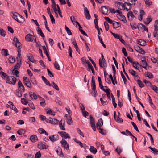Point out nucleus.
Wrapping results in <instances>:
<instances>
[{
  "label": "nucleus",
  "mask_w": 158,
  "mask_h": 158,
  "mask_svg": "<svg viewBox=\"0 0 158 158\" xmlns=\"http://www.w3.org/2000/svg\"><path fill=\"white\" fill-rule=\"evenodd\" d=\"M17 79L15 77L12 76H7L6 78V82L10 84L14 85L15 84Z\"/></svg>",
  "instance_id": "obj_1"
},
{
  "label": "nucleus",
  "mask_w": 158,
  "mask_h": 158,
  "mask_svg": "<svg viewBox=\"0 0 158 158\" xmlns=\"http://www.w3.org/2000/svg\"><path fill=\"white\" fill-rule=\"evenodd\" d=\"M13 44L15 46L18 48V53H21V50L20 47L21 45V43L19 42L17 38L16 37H14L13 39Z\"/></svg>",
  "instance_id": "obj_2"
},
{
  "label": "nucleus",
  "mask_w": 158,
  "mask_h": 158,
  "mask_svg": "<svg viewBox=\"0 0 158 158\" xmlns=\"http://www.w3.org/2000/svg\"><path fill=\"white\" fill-rule=\"evenodd\" d=\"M99 63L101 67H102L104 69L106 68V62L104 58L103 54H102V60H99Z\"/></svg>",
  "instance_id": "obj_3"
},
{
  "label": "nucleus",
  "mask_w": 158,
  "mask_h": 158,
  "mask_svg": "<svg viewBox=\"0 0 158 158\" xmlns=\"http://www.w3.org/2000/svg\"><path fill=\"white\" fill-rule=\"evenodd\" d=\"M25 39L27 41H33L34 40L35 42H36V39L35 36L32 35L30 34H27L25 37Z\"/></svg>",
  "instance_id": "obj_4"
},
{
  "label": "nucleus",
  "mask_w": 158,
  "mask_h": 158,
  "mask_svg": "<svg viewBox=\"0 0 158 158\" xmlns=\"http://www.w3.org/2000/svg\"><path fill=\"white\" fill-rule=\"evenodd\" d=\"M46 121L47 122H49L54 124H57L59 122V121L57 119L52 118H47Z\"/></svg>",
  "instance_id": "obj_5"
},
{
  "label": "nucleus",
  "mask_w": 158,
  "mask_h": 158,
  "mask_svg": "<svg viewBox=\"0 0 158 158\" xmlns=\"http://www.w3.org/2000/svg\"><path fill=\"white\" fill-rule=\"evenodd\" d=\"M117 3L118 6L120 7L121 6V8L120 7V9L122 10H126L127 11L128 10V9L126 7V4L128 5V3L125 2L123 4L121 2H117Z\"/></svg>",
  "instance_id": "obj_6"
},
{
  "label": "nucleus",
  "mask_w": 158,
  "mask_h": 158,
  "mask_svg": "<svg viewBox=\"0 0 158 158\" xmlns=\"http://www.w3.org/2000/svg\"><path fill=\"white\" fill-rule=\"evenodd\" d=\"M129 62L131 63L132 66L135 68L138 69L139 63L137 62L133 61V59L129 57Z\"/></svg>",
  "instance_id": "obj_7"
},
{
  "label": "nucleus",
  "mask_w": 158,
  "mask_h": 158,
  "mask_svg": "<svg viewBox=\"0 0 158 158\" xmlns=\"http://www.w3.org/2000/svg\"><path fill=\"white\" fill-rule=\"evenodd\" d=\"M18 85L19 91L24 92L25 91L24 87L20 80H19L18 81Z\"/></svg>",
  "instance_id": "obj_8"
},
{
  "label": "nucleus",
  "mask_w": 158,
  "mask_h": 158,
  "mask_svg": "<svg viewBox=\"0 0 158 158\" xmlns=\"http://www.w3.org/2000/svg\"><path fill=\"white\" fill-rule=\"evenodd\" d=\"M90 124L91 126L92 127V129L94 131H96V128L95 125V121L94 120L93 117L90 115Z\"/></svg>",
  "instance_id": "obj_9"
},
{
  "label": "nucleus",
  "mask_w": 158,
  "mask_h": 158,
  "mask_svg": "<svg viewBox=\"0 0 158 158\" xmlns=\"http://www.w3.org/2000/svg\"><path fill=\"white\" fill-rule=\"evenodd\" d=\"M62 145L64 148L66 149H69V145L66 141L64 139H63L62 141H60Z\"/></svg>",
  "instance_id": "obj_10"
},
{
  "label": "nucleus",
  "mask_w": 158,
  "mask_h": 158,
  "mask_svg": "<svg viewBox=\"0 0 158 158\" xmlns=\"http://www.w3.org/2000/svg\"><path fill=\"white\" fill-rule=\"evenodd\" d=\"M49 138L52 142H54L58 140V135H54L52 136H49Z\"/></svg>",
  "instance_id": "obj_11"
},
{
  "label": "nucleus",
  "mask_w": 158,
  "mask_h": 158,
  "mask_svg": "<svg viewBox=\"0 0 158 158\" xmlns=\"http://www.w3.org/2000/svg\"><path fill=\"white\" fill-rule=\"evenodd\" d=\"M84 13L86 18L87 19L89 20L90 19L91 16L89 14V11L88 10L87 8L86 7H85L84 8Z\"/></svg>",
  "instance_id": "obj_12"
},
{
  "label": "nucleus",
  "mask_w": 158,
  "mask_h": 158,
  "mask_svg": "<svg viewBox=\"0 0 158 158\" xmlns=\"http://www.w3.org/2000/svg\"><path fill=\"white\" fill-rule=\"evenodd\" d=\"M140 63L142 67L146 69V67L147 66V63L146 61L145 57H144L143 59L142 58L141 59Z\"/></svg>",
  "instance_id": "obj_13"
},
{
  "label": "nucleus",
  "mask_w": 158,
  "mask_h": 158,
  "mask_svg": "<svg viewBox=\"0 0 158 158\" xmlns=\"http://www.w3.org/2000/svg\"><path fill=\"white\" fill-rule=\"evenodd\" d=\"M58 133L61 135V136L63 138H70L69 136L68 135V134L67 133L65 132H59Z\"/></svg>",
  "instance_id": "obj_14"
},
{
  "label": "nucleus",
  "mask_w": 158,
  "mask_h": 158,
  "mask_svg": "<svg viewBox=\"0 0 158 158\" xmlns=\"http://www.w3.org/2000/svg\"><path fill=\"white\" fill-rule=\"evenodd\" d=\"M56 152L59 156L61 157L64 156V155L62 153V149L60 147H58L56 149Z\"/></svg>",
  "instance_id": "obj_15"
},
{
  "label": "nucleus",
  "mask_w": 158,
  "mask_h": 158,
  "mask_svg": "<svg viewBox=\"0 0 158 158\" xmlns=\"http://www.w3.org/2000/svg\"><path fill=\"white\" fill-rule=\"evenodd\" d=\"M135 50L138 52L142 55H144L145 52L143 49L139 46H137L135 48Z\"/></svg>",
  "instance_id": "obj_16"
},
{
  "label": "nucleus",
  "mask_w": 158,
  "mask_h": 158,
  "mask_svg": "<svg viewBox=\"0 0 158 158\" xmlns=\"http://www.w3.org/2000/svg\"><path fill=\"white\" fill-rule=\"evenodd\" d=\"M18 18L16 21L19 23H23L25 21L24 18L19 14H18Z\"/></svg>",
  "instance_id": "obj_17"
},
{
  "label": "nucleus",
  "mask_w": 158,
  "mask_h": 158,
  "mask_svg": "<svg viewBox=\"0 0 158 158\" xmlns=\"http://www.w3.org/2000/svg\"><path fill=\"white\" fill-rule=\"evenodd\" d=\"M137 42L138 44L142 46H145L146 45V42L143 40H137Z\"/></svg>",
  "instance_id": "obj_18"
},
{
  "label": "nucleus",
  "mask_w": 158,
  "mask_h": 158,
  "mask_svg": "<svg viewBox=\"0 0 158 158\" xmlns=\"http://www.w3.org/2000/svg\"><path fill=\"white\" fill-rule=\"evenodd\" d=\"M91 88L92 89H96L95 81V78L94 76H92V82H91Z\"/></svg>",
  "instance_id": "obj_19"
},
{
  "label": "nucleus",
  "mask_w": 158,
  "mask_h": 158,
  "mask_svg": "<svg viewBox=\"0 0 158 158\" xmlns=\"http://www.w3.org/2000/svg\"><path fill=\"white\" fill-rule=\"evenodd\" d=\"M29 55L30 56H29L28 55L27 56L28 58V59L30 60V61L35 63H36L37 61L34 60L33 56L32 55V54H29Z\"/></svg>",
  "instance_id": "obj_20"
},
{
  "label": "nucleus",
  "mask_w": 158,
  "mask_h": 158,
  "mask_svg": "<svg viewBox=\"0 0 158 158\" xmlns=\"http://www.w3.org/2000/svg\"><path fill=\"white\" fill-rule=\"evenodd\" d=\"M1 54L5 57L9 55L8 50L7 49H2L1 50Z\"/></svg>",
  "instance_id": "obj_21"
},
{
  "label": "nucleus",
  "mask_w": 158,
  "mask_h": 158,
  "mask_svg": "<svg viewBox=\"0 0 158 158\" xmlns=\"http://www.w3.org/2000/svg\"><path fill=\"white\" fill-rule=\"evenodd\" d=\"M114 117L115 120L116 122L119 123H121L123 122V120L122 118H120L119 116H116L115 111H114Z\"/></svg>",
  "instance_id": "obj_22"
},
{
  "label": "nucleus",
  "mask_w": 158,
  "mask_h": 158,
  "mask_svg": "<svg viewBox=\"0 0 158 158\" xmlns=\"http://www.w3.org/2000/svg\"><path fill=\"white\" fill-rule=\"evenodd\" d=\"M37 147L40 149H46L47 148L46 147V146L44 144H43L41 142L39 143L37 145Z\"/></svg>",
  "instance_id": "obj_23"
},
{
  "label": "nucleus",
  "mask_w": 158,
  "mask_h": 158,
  "mask_svg": "<svg viewBox=\"0 0 158 158\" xmlns=\"http://www.w3.org/2000/svg\"><path fill=\"white\" fill-rule=\"evenodd\" d=\"M101 10L102 13L104 14H107L108 10V8L106 6H102Z\"/></svg>",
  "instance_id": "obj_24"
},
{
  "label": "nucleus",
  "mask_w": 158,
  "mask_h": 158,
  "mask_svg": "<svg viewBox=\"0 0 158 158\" xmlns=\"http://www.w3.org/2000/svg\"><path fill=\"white\" fill-rule=\"evenodd\" d=\"M145 26V25L140 23L138 24V28L139 31H144V27Z\"/></svg>",
  "instance_id": "obj_25"
},
{
  "label": "nucleus",
  "mask_w": 158,
  "mask_h": 158,
  "mask_svg": "<svg viewBox=\"0 0 158 158\" xmlns=\"http://www.w3.org/2000/svg\"><path fill=\"white\" fill-rule=\"evenodd\" d=\"M72 43L75 47L77 52L80 54V49L78 48V46L77 44L76 41L75 40L73 41L72 42Z\"/></svg>",
  "instance_id": "obj_26"
},
{
  "label": "nucleus",
  "mask_w": 158,
  "mask_h": 158,
  "mask_svg": "<svg viewBox=\"0 0 158 158\" xmlns=\"http://www.w3.org/2000/svg\"><path fill=\"white\" fill-rule=\"evenodd\" d=\"M42 78L44 81V82L45 84L47 85H48L50 86H51L52 85L47 80V79L44 76H42Z\"/></svg>",
  "instance_id": "obj_27"
},
{
  "label": "nucleus",
  "mask_w": 158,
  "mask_h": 158,
  "mask_svg": "<svg viewBox=\"0 0 158 158\" xmlns=\"http://www.w3.org/2000/svg\"><path fill=\"white\" fill-rule=\"evenodd\" d=\"M29 94L30 97L34 99H36L37 98V96L35 93L34 92H30L29 93Z\"/></svg>",
  "instance_id": "obj_28"
},
{
  "label": "nucleus",
  "mask_w": 158,
  "mask_h": 158,
  "mask_svg": "<svg viewBox=\"0 0 158 158\" xmlns=\"http://www.w3.org/2000/svg\"><path fill=\"white\" fill-rule=\"evenodd\" d=\"M64 123H65V121L64 120V121L63 123V124H62V120H61L59 123V125L60 127V128L63 130H65V128H64Z\"/></svg>",
  "instance_id": "obj_29"
},
{
  "label": "nucleus",
  "mask_w": 158,
  "mask_h": 158,
  "mask_svg": "<svg viewBox=\"0 0 158 158\" xmlns=\"http://www.w3.org/2000/svg\"><path fill=\"white\" fill-rule=\"evenodd\" d=\"M152 20V18L150 16H148V18L144 21V22L145 24L146 25H148Z\"/></svg>",
  "instance_id": "obj_30"
},
{
  "label": "nucleus",
  "mask_w": 158,
  "mask_h": 158,
  "mask_svg": "<svg viewBox=\"0 0 158 158\" xmlns=\"http://www.w3.org/2000/svg\"><path fill=\"white\" fill-rule=\"evenodd\" d=\"M103 125V122L102 118L99 119L97 125V127H101Z\"/></svg>",
  "instance_id": "obj_31"
},
{
  "label": "nucleus",
  "mask_w": 158,
  "mask_h": 158,
  "mask_svg": "<svg viewBox=\"0 0 158 158\" xmlns=\"http://www.w3.org/2000/svg\"><path fill=\"white\" fill-rule=\"evenodd\" d=\"M37 28L38 29L37 30L38 34L40 35L42 37H44L45 36L43 33L41 29L39 27H37Z\"/></svg>",
  "instance_id": "obj_32"
},
{
  "label": "nucleus",
  "mask_w": 158,
  "mask_h": 158,
  "mask_svg": "<svg viewBox=\"0 0 158 158\" xmlns=\"http://www.w3.org/2000/svg\"><path fill=\"white\" fill-rule=\"evenodd\" d=\"M89 149L90 151L94 154H96L97 152V149L93 146H91Z\"/></svg>",
  "instance_id": "obj_33"
},
{
  "label": "nucleus",
  "mask_w": 158,
  "mask_h": 158,
  "mask_svg": "<svg viewBox=\"0 0 158 158\" xmlns=\"http://www.w3.org/2000/svg\"><path fill=\"white\" fill-rule=\"evenodd\" d=\"M118 18L121 20L124 21L125 23L127 22V20H126L125 17L122 15H119Z\"/></svg>",
  "instance_id": "obj_34"
},
{
  "label": "nucleus",
  "mask_w": 158,
  "mask_h": 158,
  "mask_svg": "<svg viewBox=\"0 0 158 158\" xmlns=\"http://www.w3.org/2000/svg\"><path fill=\"white\" fill-rule=\"evenodd\" d=\"M86 64H88V68L87 69V70L88 71H90V69H91L92 68L93 69L94 68L92 65H91V64L89 60H87Z\"/></svg>",
  "instance_id": "obj_35"
},
{
  "label": "nucleus",
  "mask_w": 158,
  "mask_h": 158,
  "mask_svg": "<svg viewBox=\"0 0 158 158\" xmlns=\"http://www.w3.org/2000/svg\"><path fill=\"white\" fill-rule=\"evenodd\" d=\"M120 25V23L115 21H114L113 23V27L115 28L119 27Z\"/></svg>",
  "instance_id": "obj_36"
},
{
  "label": "nucleus",
  "mask_w": 158,
  "mask_h": 158,
  "mask_svg": "<svg viewBox=\"0 0 158 158\" xmlns=\"http://www.w3.org/2000/svg\"><path fill=\"white\" fill-rule=\"evenodd\" d=\"M79 26V29L80 31L81 32V33L83 34L84 35H85L87 37H88V35L87 34L81 29L82 28V27L80 25Z\"/></svg>",
  "instance_id": "obj_37"
},
{
  "label": "nucleus",
  "mask_w": 158,
  "mask_h": 158,
  "mask_svg": "<svg viewBox=\"0 0 158 158\" xmlns=\"http://www.w3.org/2000/svg\"><path fill=\"white\" fill-rule=\"evenodd\" d=\"M145 76L146 77H148L149 78H151L153 77V75L150 72H147L145 73Z\"/></svg>",
  "instance_id": "obj_38"
},
{
  "label": "nucleus",
  "mask_w": 158,
  "mask_h": 158,
  "mask_svg": "<svg viewBox=\"0 0 158 158\" xmlns=\"http://www.w3.org/2000/svg\"><path fill=\"white\" fill-rule=\"evenodd\" d=\"M149 148L152 151L153 153L155 154H158V150L155 148H151L149 147Z\"/></svg>",
  "instance_id": "obj_39"
},
{
  "label": "nucleus",
  "mask_w": 158,
  "mask_h": 158,
  "mask_svg": "<svg viewBox=\"0 0 158 158\" xmlns=\"http://www.w3.org/2000/svg\"><path fill=\"white\" fill-rule=\"evenodd\" d=\"M8 59L10 62L11 64H13L15 62V58L14 57H10Z\"/></svg>",
  "instance_id": "obj_40"
},
{
  "label": "nucleus",
  "mask_w": 158,
  "mask_h": 158,
  "mask_svg": "<svg viewBox=\"0 0 158 158\" xmlns=\"http://www.w3.org/2000/svg\"><path fill=\"white\" fill-rule=\"evenodd\" d=\"M54 67L55 68L58 70H60V66L59 64H58V63L56 61L55 63H54Z\"/></svg>",
  "instance_id": "obj_41"
},
{
  "label": "nucleus",
  "mask_w": 158,
  "mask_h": 158,
  "mask_svg": "<svg viewBox=\"0 0 158 158\" xmlns=\"http://www.w3.org/2000/svg\"><path fill=\"white\" fill-rule=\"evenodd\" d=\"M136 1H137V0H130V2H129V10L131 8V6H130V5H134Z\"/></svg>",
  "instance_id": "obj_42"
},
{
  "label": "nucleus",
  "mask_w": 158,
  "mask_h": 158,
  "mask_svg": "<svg viewBox=\"0 0 158 158\" xmlns=\"http://www.w3.org/2000/svg\"><path fill=\"white\" fill-rule=\"evenodd\" d=\"M150 87L155 92L157 93L158 92V88L155 85L152 84Z\"/></svg>",
  "instance_id": "obj_43"
},
{
  "label": "nucleus",
  "mask_w": 158,
  "mask_h": 158,
  "mask_svg": "<svg viewBox=\"0 0 158 158\" xmlns=\"http://www.w3.org/2000/svg\"><path fill=\"white\" fill-rule=\"evenodd\" d=\"M13 15L12 16V18L15 19V20H17L18 19V13L16 12H13L12 13Z\"/></svg>",
  "instance_id": "obj_44"
},
{
  "label": "nucleus",
  "mask_w": 158,
  "mask_h": 158,
  "mask_svg": "<svg viewBox=\"0 0 158 158\" xmlns=\"http://www.w3.org/2000/svg\"><path fill=\"white\" fill-rule=\"evenodd\" d=\"M67 123L68 124L70 125L72 124L73 122H72V118L71 116L70 117H68L67 118Z\"/></svg>",
  "instance_id": "obj_45"
},
{
  "label": "nucleus",
  "mask_w": 158,
  "mask_h": 158,
  "mask_svg": "<svg viewBox=\"0 0 158 158\" xmlns=\"http://www.w3.org/2000/svg\"><path fill=\"white\" fill-rule=\"evenodd\" d=\"M37 138L36 136L35 135H32L31 136L30 139L32 142H35L36 141Z\"/></svg>",
  "instance_id": "obj_46"
},
{
  "label": "nucleus",
  "mask_w": 158,
  "mask_h": 158,
  "mask_svg": "<svg viewBox=\"0 0 158 158\" xmlns=\"http://www.w3.org/2000/svg\"><path fill=\"white\" fill-rule=\"evenodd\" d=\"M51 83L52 84V86L53 88L55 89L57 91H59V89L57 85L53 81H52Z\"/></svg>",
  "instance_id": "obj_47"
},
{
  "label": "nucleus",
  "mask_w": 158,
  "mask_h": 158,
  "mask_svg": "<svg viewBox=\"0 0 158 158\" xmlns=\"http://www.w3.org/2000/svg\"><path fill=\"white\" fill-rule=\"evenodd\" d=\"M24 84L28 87L30 88H31L32 87L31 84L29 80L27 81Z\"/></svg>",
  "instance_id": "obj_48"
},
{
  "label": "nucleus",
  "mask_w": 158,
  "mask_h": 158,
  "mask_svg": "<svg viewBox=\"0 0 158 158\" xmlns=\"http://www.w3.org/2000/svg\"><path fill=\"white\" fill-rule=\"evenodd\" d=\"M52 8H53L54 9V11L55 12V14L57 15V16L58 17V15L57 14V13L56 12V11H57L56 7V3H55L54 4H52Z\"/></svg>",
  "instance_id": "obj_49"
},
{
  "label": "nucleus",
  "mask_w": 158,
  "mask_h": 158,
  "mask_svg": "<svg viewBox=\"0 0 158 158\" xmlns=\"http://www.w3.org/2000/svg\"><path fill=\"white\" fill-rule=\"evenodd\" d=\"M105 19L107 21L108 23H110L111 24H112L113 25L114 21H112L111 19H110L108 17H104Z\"/></svg>",
  "instance_id": "obj_50"
},
{
  "label": "nucleus",
  "mask_w": 158,
  "mask_h": 158,
  "mask_svg": "<svg viewBox=\"0 0 158 158\" xmlns=\"http://www.w3.org/2000/svg\"><path fill=\"white\" fill-rule=\"evenodd\" d=\"M21 64H19L18 63H17L16 64L14 67V69L12 68V70H15L16 69H18L20 67V65Z\"/></svg>",
  "instance_id": "obj_51"
},
{
  "label": "nucleus",
  "mask_w": 158,
  "mask_h": 158,
  "mask_svg": "<svg viewBox=\"0 0 158 158\" xmlns=\"http://www.w3.org/2000/svg\"><path fill=\"white\" fill-rule=\"evenodd\" d=\"M0 74L1 75V77L2 78H5L7 76V75L3 72H0Z\"/></svg>",
  "instance_id": "obj_52"
},
{
  "label": "nucleus",
  "mask_w": 158,
  "mask_h": 158,
  "mask_svg": "<svg viewBox=\"0 0 158 158\" xmlns=\"http://www.w3.org/2000/svg\"><path fill=\"white\" fill-rule=\"evenodd\" d=\"M6 32L3 29L0 28V34L2 36L5 37L6 35Z\"/></svg>",
  "instance_id": "obj_53"
},
{
  "label": "nucleus",
  "mask_w": 158,
  "mask_h": 158,
  "mask_svg": "<svg viewBox=\"0 0 158 158\" xmlns=\"http://www.w3.org/2000/svg\"><path fill=\"white\" fill-rule=\"evenodd\" d=\"M158 30L155 31V30L153 32V36L155 37L156 39L158 40Z\"/></svg>",
  "instance_id": "obj_54"
},
{
  "label": "nucleus",
  "mask_w": 158,
  "mask_h": 158,
  "mask_svg": "<svg viewBox=\"0 0 158 158\" xmlns=\"http://www.w3.org/2000/svg\"><path fill=\"white\" fill-rule=\"evenodd\" d=\"M137 83L139 85L141 88L143 87H144V84L140 80H138L137 81Z\"/></svg>",
  "instance_id": "obj_55"
},
{
  "label": "nucleus",
  "mask_w": 158,
  "mask_h": 158,
  "mask_svg": "<svg viewBox=\"0 0 158 158\" xmlns=\"http://www.w3.org/2000/svg\"><path fill=\"white\" fill-rule=\"evenodd\" d=\"M130 25L132 29L133 30L136 29L137 28H138V25L133 23H131Z\"/></svg>",
  "instance_id": "obj_56"
},
{
  "label": "nucleus",
  "mask_w": 158,
  "mask_h": 158,
  "mask_svg": "<svg viewBox=\"0 0 158 158\" xmlns=\"http://www.w3.org/2000/svg\"><path fill=\"white\" fill-rule=\"evenodd\" d=\"M131 124L133 126V127L134 129L136 130L138 132H139V131L137 128V127L136 125V124H135V123H134V122H131Z\"/></svg>",
  "instance_id": "obj_57"
},
{
  "label": "nucleus",
  "mask_w": 158,
  "mask_h": 158,
  "mask_svg": "<svg viewBox=\"0 0 158 158\" xmlns=\"http://www.w3.org/2000/svg\"><path fill=\"white\" fill-rule=\"evenodd\" d=\"M65 29L66 31L67 34L69 35H71L72 33L70 30L66 26L65 27Z\"/></svg>",
  "instance_id": "obj_58"
},
{
  "label": "nucleus",
  "mask_w": 158,
  "mask_h": 158,
  "mask_svg": "<svg viewBox=\"0 0 158 158\" xmlns=\"http://www.w3.org/2000/svg\"><path fill=\"white\" fill-rule=\"evenodd\" d=\"M112 35L115 38L118 39L119 40L120 39V37H122L121 35H118L115 33H112Z\"/></svg>",
  "instance_id": "obj_59"
},
{
  "label": "nucleus",
  "mask_w": 158,
  "mask_h": 158,
  "mask_svg": "<svg viewBox=\"0 0 158 158\" xmlns=\"http://www.w3.org/2000/svg\"><path fill=\"white\" fill-rule=\"evenodd\" d=\"M98 37L99 39V40H100V43H101V44H102V45L105 48H106V45L104 44L102 40V38H101V37H100L99 35H98Z\"/></svg>",
  "instance_id": "obj_60"
},
{
  "label": "nucleus",
  "mask_w": 158,
  "mask_h": 158,
  "mask_svg": "<svg viewBox=\"0 0 158 158\" xmlns=\"http://www.w3.org/2000/svg\"><path fill=\"white\" fill-rule=\"evenodd\" d=\"M129 73H130L131 75H133L134 76H137L136 72L135 71H134L132 69L129 70Z\"/></svg>",
  "instance_id": "obj_61"
},
{
  "label": "nucleus",
  "mask_w": 158,
  "mask_h": 158,
  "mask_svg": "<svg viewBox=\"0 0 158 158\" xmlns=\"http://www.w3.org/2000/svg\"><path fill=\"white\" fill-rule=\"evenodd\" d=\"M41 154L40 151L37 152L35 155V158H40Z\"/></svg>",
  "instance_id": "obj_62"
},
{
  "label": "nucleus",
  "mask_w": 158,
  "mask_h": 158,
  "mask_svg": "<svg viewBox=\"0 0 158 158\" xmlns=\"http://www.w3.org/2000/svg\"><path fill=\"white\" fill-rule=\"evenodd\" d=\"M145 4L148 6L152 4V2L150 0H145Z\"/></svg>",
  "instance_id": "obj_63"
},
{
  "label": "nucleus",
  "mask_w": 158,
  "mask_h": 158,
  "mask_svg": "<svg viewBox=\"0 0 158 158\" xmlns=\"http://www.w3.org/2000/svg\"><path fill=\"white\" fill-rule=\"evenodd\" d=\"M155 31L158 30V20H156L155 22Z\"/></svg>",
  "instance_id": "obj_64"
}]
</instances>
